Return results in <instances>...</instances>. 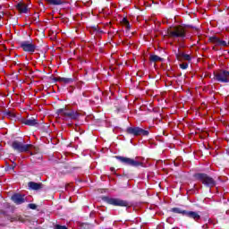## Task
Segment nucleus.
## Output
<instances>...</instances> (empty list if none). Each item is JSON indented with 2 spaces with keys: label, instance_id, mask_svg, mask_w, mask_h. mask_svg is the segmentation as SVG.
<instances>
[{
  "label": "nucleus",
  "instance_id": "obj_18",
  "mask_svg": "<svg viewBox=\"0 0 229 229\" xmlns=\"http://www.w3.org/2000/svg\"><path fill=\"white\" fill-rule=\"evenodd\" d=\"M172 212H174L175 214H182V216H185L187 214V211L182 210L180 208H172Z\"/></svg>",
  "mask_w": 229,
  "mask_h": 229
},
{
  "label": "nucleus",
  "instance_id": "obj_1",
  "mask_svg": "<svg viewBox=\"0 0 229 229\" xmlns=\"http://www.w3.org/2000/svg\"><path fill=\"white\" fill-rule=\"evenodd\" d=\"M13 148L16 151H19V153H24L26 151H29L31 156L35 155L36 157H33L34 160L35 158H38V160L42 158V154H38V148L31 144L24 145L22 142L13 141Z\"/></svg>",
  "mask_w": 229,
  "mask_h": 229
},
{
  "label": "nucleus",
  "instance_id": "obj_3",
  "mask_svg": "<svg viewBox=\"0 0 229 229\" xmlns=\"http://www.w3.org/2000/svg\"><path fill=\"white\" fill-rule=\"evenodd\" d=\"M168 37H185V30L182 27H173L167 31Z\"/></svg>",
  "mask_w": 229,
  "mask_h": 229
},
{
  "label": "nucleus",
  "instance_id": "obj_9",
  "mask_svg": "<svg viewBox=\"0 0 229 229\" xmlns=\"http://www.w3.org/2000/svg\"><path fill=\"white\" fill-rule=\"evenodd\" d=\"M107 203L114 207H128V202L121 199L110 198L107 199Z\"/></svg>",
  "mask_w": 229,
  "mask_h": 229
},
{
  "label": "nucleus",
  "instance_id": "obj_14",
  "mask_svg": "<svg viewBox=\"0 0 229 229\" xmlns=\"http://www.w3.org/2000/svg\"><path fill=\"white\" fill-rule=\"evenodd\" d=\"M214 42L216 46H221L222 47H226V46H228V42L219 39L218 38H214Z\"/></svg>",
  "mask_w": 229,
  "mask_h": 229
},
{
  "label": "nucleus",
  "instance_id": "obj_7",
  "mask_svg": "<svg viewBox=\"0 0 229 229\" xmlns=\"http://www.w3.org/2000/svg\"><path fill=\"white\" fill-rule=\"evenodd\" d=\"M21 47L26 53H35V49H37V47L31 41H22L21 43Z\"/></svg>",
  "mask_w": 229,
  "mask_h": 229
},
{
  "label": "nucleus",
  "instance_id": "obj_25",
  "mask_svg": "<svg viewBox=\"0 0 229 229\" xmlns=\"http://www.w3.org/2000/svg\"><path fill=\"white\" fill-rule=\"evenodd\" d=\"M17 221H21V223H24V220H22V217H21V216H18Z\"/></svg>",
  "mask_w": 229,
  "mask_h": 229
},
{
  "label": "nucleus",
  "instance_id": "obj_4",
  "mask_svg": "<svg viewBox=\"0 0 229 229\" xmlns=\"http://www.w3.org/2000/svg\"><path fill=\"white\" fill-rule=\"evenodd\" d=\"M215 80L221 81L222 83H229V72L220 71L215 73Z\"/></svg>",
  "mask_w": 229,
  "mask_h": 229
},
{
  "label": "nucleus",
  "instance_id": "obj_19",
  "mask_svg": "<svg viewBox=\"0 0 229 229\" xmlns=\"http://www.w3.org/2000/svg\"><path fill=\"white\" fill-rule=\"evenodd\" d=\"M122 24H123V26H125V28H126L127 30H130L131 26H130V21H128V19L123 18V20H122Z\"/></svg>",
  "mask_w": 229,
  "mask_h": 229
},
{
  "label": "nucleus",
  "instance_id": "obj_13",
  "mask_svg": "<svg viewBox=\"0 0 229 229\" xmlns=\"http://www.w3.org/2000/svg\"><path fill=\"white\" fill-rule=\"evenodd\" d=\"M187 217H191V219H194V221H199L200 216L197 212L194 211H186Z\"/></svg>",
  "mask_w": 229,
  "mask_h": 229
},
{
  "label": "nucleus",
  "instance_id": "obj_22",
  "mask_svg": "<svg viewBox=\"0 0 229 229\" xmlns=\"http://www.w3.org/2000/svg\"><path fill=\"white\" fill-rule=\"evenodd\" d=\"M55 229H67L65 225H55Z\"/></svg>",
  "mask_w": 229,
  "mask_h": 229
},
{
  "label": "nucleus",
  "instance_id": "obj_10",
  "mask_svg": "<svg viewBox=\"0 0 229 229\" xmlns=\"http://www.w3.org/2000/svg\"><path fill=\"white\" fill-rule=\"evenodd\" d=\"M12 200L16 205H21V203H24V201H26V199L24 198V195L14 194L12 196Z\"/></svg>",
  "mask_w": 229,
  "mask_h": 229
},
{
  "label": "nucleus",
  "instance_id": "obj_12",
  "mask_svg": "<svg viewBox=\"0 0 229 229\" xmlns=\"http://www.w3.org/2000/svg\"><path fill=\"white\" fill-rule=\"evenodd\" d=\"M177 60H186L187 62H190L191 60V55L185 54L183 52H178L176 54Z\"/></svg>",
  "mask_w": 229,
  "mask_h": 229
},
{
  "label": "nucleus",
  "instance_id": "obj_17",
  "mask_svg": "<svg viewBox=\"0 0 229 229\" xmlns=\"http://www.w3.org/2000/svg\"><path fill=\"white\" fill-rule=\"evenodd\" d=\"M29 187L30 189H32V191H38V189H40V184L34 182H30Z\"/></svg>",
  "mask_w": 229,
  "mask_h": 229
},
{
  "label": "nucleus",
  "instance_id": "obj_16",
  "mask_svg": "<svg viewBox=\"0 0 229 229\" xmlns=\"http://www.w3.org/2000/svg\"><path fill=\"white\" fill-rule=\"evenodd\" d=\"M48 4H53L55 6H58L60 4H64V0H46Z\"/></svg>",
  "mask_w": 229,
  "mask_h": 229
},
{
  "label": "nucleus",
  "instance_id": "obj_5",
  "mask_svg": "<svg viewBox=\"0 0 229 229\" xmlns=\"http://www.w3.org/2000/svg\"><path fill=\"white\" fill-rule=\"evenodd\" d=\"M126 131L129 135H134V137L139 135H148L149 133L148 131L140 129V127H128Z\"/></svg>",
  "mask_w": 229,
  "mask_h": 229
},
{
  "label": "nucleus",
  "instance_id": "obj_20",
  "mask_svg": "<svg viewBox=\"0 0 229 229\" xmlns=\"http://www.w3.org/2000/svg\"><path fill=\"white\" fill-rule=\"evenodd\" d=\"M150 60L152 62H160V60H162V58H160L158 55H151Z\"/></svg>",
  "mask_w": 229,
  "mask_h": 229
},
{
  "label": "nucleus",
  "instance_id": "obj_6",
  "mask_svg": "<svg viewBox=\"0 0 229 229\" xmlns=\"http://www.w3.org/2000/svg\"><path fill=\"white\" fill-rule=\"evenodd\" d=\"M117 160H120L123 164H126V165H131L132 167H139L140 165V162L136 161L130 157H116Z\"/></svg>",
  "mask_w": 229,
  "mask_h": 229
},
{
  "label": "nucleus",
  "instance_id": "obj_11",
  "mask_svg": "<svg viewBox=\"0 0 229 229\" xmlns=\"http://www.w3.org/2000/svg\"><path fill=\"white\" fill-rule=\"evenodd\" d=\"M16 9L20 13H28V4L24 2H20L16 4Z\"/></svg>",
  "mask_w": 229,
  "mask_h": 229
},
{
  "label": "nucleus",
  "instance_id": "obj_8",
  "mask_svg": "<svg viewBox=\"0 0 229 229\" xmlns=\"http://www.w3.org/2000/svg\"><path fill=\"white\" fill-rule=\"evenodd\" d=\"M57 114L60 115V117H65L69 119H76L78 117V114L74 113V111H69L67 109H59Z\"/></svg>",
  "mask_w": 229,
  "mask_h": 229
},
{
  "label": "nucleus",
  "instance_id": "obj_2",
  "mask_svg": "<svg viewBox=\"0 0 229 229\" xmlns=\"http://www.w3.org/2000/svg\"><path fill=\"white\" fill-rule=\"evenodd\" d=\"M195 178L199 180V182H201L207 187H214V185H216V181L205 174H197Z\"/></svg>",
  "mask_w": 229,
  "mask_h": 229
},
{
  "label": "nucleus",
  "instance_id": "obj_23",
  "mask_svg": "<svg viewBox=\"0 0 229 229\" xmlns=\"http://www.w3.org/2000/svg\"><path fill=\"white\" fill-rule=\"evenodd\" d=\"M60 81H64V83H69L71 81V80L66 79V78H61Z\"/></svg>",
  "mask_w": 229,
  "mask_h": 229
},
{
  "label": "nucleus",
  "instance_id": "obj_24",
  "mask_svg": "<svg viewBox=\"0 0 229 229\" xmlns=\"http://www.w3.org/2000/svg\"><path fill=\"white\" fill-rule=\"evenodd\" d=\"M29 207L32 209L35 210L37 208V206L35 204H29Z\"/></svg>",
  "mask_w": 229,
  "mask_h": 229
},
{
  "label": "nucleus",
  "instance_id": "obj_15",
  "mask_svg": "<svg viewBox=\"0 0 229 229\" xmlns=\"http://www.w3.org/2000/svg\"><path fill=\"white\" fill-rule=\"evenodd\" d=\"M23 124H26L27 126H35V124H37V120H35V118L26 119L23 121Z\"/></svg>",
  "mask_w": 229,
  "mask_h": 229
},
{
  "label": "nucleus",
  "instance_id": "obj_21",
  "mask_svg": "<svg viewBox=\"0 0 229 229\" xmlns=\"http://www.w3.org/2000/svg\"><path fill=\"white\" fill-rule=\"evenodd\" d=\"M180 67H181V69L185 70V69H187V67H189V64L187 63H182L180 64Z\"/></svg>",
  "mask_w": 229,
  "mask_h": 229
}]
</instances>
